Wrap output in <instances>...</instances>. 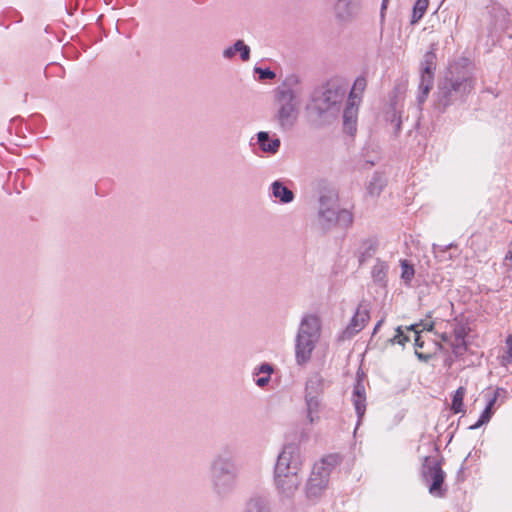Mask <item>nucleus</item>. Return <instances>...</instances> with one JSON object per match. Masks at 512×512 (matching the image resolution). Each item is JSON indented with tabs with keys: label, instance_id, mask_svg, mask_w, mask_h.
<instances>
[{
	"label": "nucleus",
	"instance_id": "obj_1",
	"mask_svg": "<svg viewBox=\"0 0 512 512\" xmlns=\"http://www.w3.org/2000/svg\"><path fill=\"white\" fill-rule=\"evenodd\" d=\"M473 88L474 79L471 72L457 63L450 65L438 83L435 109L439 113H444L448 107L463 103Z\"/></svg>",
	"mask_w": 512,
	"mask_h": 512
},
{
	"label": "nucleus",
	"instance_id": "obj_2",
	"mask_svg": "<svg viewBox=\"0 0 512 512\" xmlns=\"http://www.w3.org/2000/svg\"><path fill=\"white\" fill-rule=\"evenodd\" d=\"M303 459L300 447L295 443L283 446L274 466V483L278 493L291 498L302 482Z\"/></svg>",
	"mask_w": 512,
	"mask_h": 512
},
{
	"label": "nucleus",
	"instance_id": "obj_3",
	"mask_svg": "<svg viewBox=\"0 0 512 512\" xmlns=\"http://www.w3.org/2000/svg\"><path fill=\"white\" fill-rule=\"evenodd\" d=\"M299 84L300 78L295 74H291L274 91L275 105L277 107L274 119L277 121L281 131L291 130L297 121L300 106Z\"/></svg>",
	"mask_w": 512,
	"mask_h": 512
},
{
	"label": "nucleus",
	"instance_id": "obj_4",
	"mask_svg": "<svg viewBox=\"0 0 512 512\" xmlns=\"http://www.w3.org/2000/svg\"><path fill=\"white\" fill-rule=\"evenodd\" d=\"M321 323L315 315L302 318L295 341V359L298 365H305L311 359L312 352L320 338Z\"/></svg>",
	"mask_w": 512,
	"mask_h": 512
},
{
	"label": "nucleus",
	"instance_id": "obj_5",
	"mask_svg": "<svg viewBox=\"0 0 512 512\" xmlns=\"http://www.w3.org/2000/svg\"><path fill=\"white\" fill-rule=\"evenodd\" d=\"M347 93V87L338 81H329L314 90L312 106L319 115L324 113H338Z\"/></svg>",
	"mask_w": 512,
	"mask_h": 512
},
{
	"label": "nucleus",
	"instance_id": "obj_6",
	"mask_svg": "<svg viewBox=\"0 0 512 512\" xmlns=\"http://www.w3.org/2000/svg\"><path fill=\"white\" fill-rule=\"evenodd\" d=\"M336 463L337 459L335 456H328L314 464L306 485V494L308 498H318L326 489L329 476Z\"/></svg>",
	"mask_w": 512,
	"mask_h": 512
},
{
	"label": "nucleus",
	"instance_id": "obj_7",
	"mask_svg": "<svg viewBox=\"0 0 512 512\" xmlns=\"http://www.w3.org/2000/svg\"><path fill=\"white\" fill-rule=\"evenodd\" d=\"M421 476L423 481L429 484L430 494L437 497L444 496L446 489L443 486L446 473L442 470L441 463L437 459L429 456L424 457Z\"/></svg>",
	"mask_w": 512,
	"mask_h": 512
},
{
	"label": "nucleus",
	"instance_id": "obj_8",
	"mask_svg": "<svg viewBox=\"0 0 512 512\" xmlns=\"http://www.w3.org/2000/svg\"><path fill=\"white\" fill-rule=\"evenodd\" d=\"M436 59L435 48L434 45H432L431 49L424 54L423 60L421 61V73L418 85L419 92L417 95V102L419 105H422L426 101L429 92L433 87Z\"/></svg>",
	"mask_w": 512,
	"mask_h": 512
},
{
	"label": "nucleus",
	"instance_id": "obj_9",
	"mask_svg": "<svg viewBox=\"0 0 512 512\" xmlns=\"http://www.w3.org/2000/svg\"><path fill=\"white\" fill-rule=\"evenodd\" d=\"M238 473L234 451L231 446H224L211 460L209 465V477L230 476Z\"/></svg>",
	"mask_w": 512,
	"mask_h": 512
},
{
	"label": "nucleus",
	"instance_id": "obj_10",
	"mask_svg": "<svg viewBox=\"0 0 512 512\" xmlns=\"http://www.w3.org/2000/svg\"><path fill=\"white\" fill-rule=\"evenodd\" d=\"M318 222L323 230H330L336 225L347 228L353 223V214L339 207L318 208Z\"/></svg>",
	"mask_w": 512,
	"mask_h": 512
},
{
	"label": "nucleus",
	"instance_id": "obj_11",
	"mask_svg": "<svg viewBox=\"0 0 512 512\" xmlns=\"http://www.w3.org/2000/svg\"><path fill=\"white\" fill-rule=\"evenodd\" d=\"M316 190L319 195V208H338V190L327 180L319 179L316 182Z\"/></svg>",
	"mask_w": 512,
	"mask_h": 512
},
{
	"label": "nucleus",
	"instance_id": "obj_12",
	"mask_svg": "<svg viewBox=\"0 0 512 512\" xmlns=\"http://www.w3.org/2000/svg\"><path fill=\"white\" fill-rule=\"evenodd\" d=\"M363 0H337L334 6L335 16L341 22H350L361 12Z\"/></svg>",
	"mask_w": 512,
	"mask_h": 512
},
{
	"label": "nucleus",
	"instance_id": "obj_13",
	"mask_svg": "<svg viewBox=\"0 0 512 512\" xmlns=\"http://www.w3.org/2000/svg\"><path fill=\"white\" fill-rule=\"evenodd\" d=\"M370 319L368 305L365 303H360L356 309L355 314L353 315L350 323L347 325L346 329L343 331V338L350 339L359 333L366 325L368 320Z\"/></svg>",
	"mask_w": 512,
	"mask_h": 512
},
{
	"label": "nucleus",
	"instance_id": "obj_14",
	"mask_svg": "<svg viewBox=\"0 0 512 512\" xmlns=\"http://www.w3.org/2000/svg\"><path fill=\"white\" fill-rule=\"evenodd\" d=\"M361 101L354 93L349 94L346 106L343 111V127L344 130L353 135L356 132L358 105Z\"/></svg>",
	"mask_w": 512,
	"mask_h": 512
},
{
	"label": "nucleus",
	"instance_id": "obj_15",
	"mask_svg": "<svg viewBox=\"0 0 512 512\" xmlns=\"http://www.w3.org/2000/svg\"><path fill=\"white\" fill-rule=\"evenodd\" d=\"M237 478L238 473L230 474V476L209 477L211 488L219 498H225L234 491Z\"/></svg>",
	"mask_w": 512,
	"mask_h": 512
},
{
	"label": "nucleus",
	"instance_id": "obj_16",
	"mask_svg": "<svg viewBox=\"0 0 512 512\" xmlns=\"http://www.w3.org/2000/svg\"><path fill=\"white\" fill-rule=\"evenodd\" d=\"M352 401L358 416L359 423L366 411L365 386L359 372L357 373L356 383L353 388Z\"/></svg>",
	"mask_w": 512,
	"mask_h": 512
},
{
	"label": "nucleus",
	"instance_id": "obj_17",
	"mask_svg": "<svg viewBox=\"0 0 512 512\" xmlns=\"http://www.w3.org/2000/svg\"><path fill=\"white\" fill-rule=\"evenodd\" d=\"M257 144L263 153L275 155L281 147V140L274 135L273 137L267 131H260L256 134Z\"/></svg>",
	"mask_w": 512,
	"mask_h": 512
},
{
	"label": "nucleus",
	"instance_id": "obj_18",
	"mask_svg": "<svg viewBox=\"0 0 512 512\" xmlns=\"http://www.w3.org/2000/svg\"><path fill=\"white\" fill-rule=\"evenodd\" d=\"M379 242L374 237L362 240L358 248V261L363 265L367 260L371 259L377 252Z\"/></svg>",
	"mask_w": 512,
	"mask_h": 512
},
{
	"label": "nucleus",
	"instance_id": "obj_19",
	"mask_svg": "<svg viewBox=\"0 0 512 512\" xmlns=\"http://www.w3.org/2000/svg\"><path fill=\"white\" fill-rule=\"evenodd\" d=\"M270 190L272 196L282 204L291 203L295 198L293 191L280 180L274 181L270 186Z\"/></svg>",
	"mask_w": 512,
	"mask_h": 512
},
{
	"label": "nucleus",
	"instance_id": "obj_20",
	"mask_svg": "<svg viewBox=\"0 0 512 512\" xmlns=\"http://www.w3.org/2000/svg\"><path fill=\"white\" fill-rule=\"evenodd\" d=\"M250 52V47L243 40H237L232 46L225 48L222 55L225 59H232L239 53L240 59L246 62L250 59Z\"/></svg>",
	"mask_w": 512,
	"mask_h": 512
},
{
	"label": "nucleus",
	"instance_id": "obj_21",
	"mask_svg": "<svg viewBox=\"0 0 512 512\" xmlns=\"http://www.w3.org/2000/svg\"><path fill=\"white\" fill-rule=\"evenodd\" d=\"M388 271V263L384 260H381L380 258H377L371 270V277L373 282L381 287H385L387 285Z\"/></svg>",
	"mask_w": 512,
	"mask_h": 512
},
{
	"label": "nucleus",
	"instance_id": "obj_22",
	"mask_svg": "<svg viewBox=\"0 0 512 512\" xmlns=\"http://www.w3.org/2000/svg\"><path fill=\"white\" fill-rule=\"evenodd\" d=\"M324 391V379L319 373L311 375L305 385L306 396H321Z\"/></svg>",
	"mask_w": 512,
	"mask_h": 512
},
{
	"label": "nucleus",
	"instance_id": "obj_23",
	"mask_svg": "<svg viewBox=\"0 0 512 512\" xmlns=\"http://www.w3.org/2000/svg\"><path fill=\"white\" fill-rule=\"evenodd\" d=\"M305 403L307 410V418L312 424L319 419V412L321 409V396H306Z\"/></svg>",
	"mask_w": 512,
	"mask_h": 512
},
{
	"label": "nucleus",
	"instance_id": "obj_24",
	"mask_svg": "<svg viewBox=\"0 0 512 512\" xmlns=\"http://www.w3.org/2000/svg\"><path fill=\"white\" fill-rule=\"evenodd\" d=\"M244 512H270V510L266 499L253 497L247 502Z\"/></svg>",
	"mask_w": 512,
	"mask_h": 512
},
{
	"label": "nucleus",
	"instance_id": "obj_25",
	"mask_svg": "<svg viewBox=\"0 0 512 512\" xmlns=\"http://www.w3.org/2000/svg\"><path fill=\"white\" fill-rule=\"evenodd\" d=\"M466 394V389L464 387H459L452 397L451 409L454 413L464 412L463 409V399Z\"/></svg>",
	"mask_w": 512,
	"mask_h": 512
},
{
	"label": "nucleus",
	"instance_id": "obj_26",
	"mask_svg": "<svg viewBox=\"0 0 512 512\" xmlns=\"http://www.w3.org/2000/svg\"><path fill=\"white\" fill-rule=\"evenodd\" d=\"M401 266V279L406 285H410L415 275V270L412 264L406 259L400 260Z\"/></svg>",
	"mask_w": 512,
	"mask_h": 512
},
{
	"label": "nucleus",
	"instance_id": "obj_27",
	"mask_svg": "<svg viewBox=\"0 0 512 512\" xmlns=\"http://www.w3.org/2000/svg\"><path fill=\"white\" fill-rule=\"evenodd\" d=\"M429 1L428 0H417L413 7V14L411 23L418 22L425 14Z\"/></svg>",
	"mask_w": 512,
	"mask_h": 512
},
{
	"label": "nucleus",
	"instance_id": "obj_28",
	"mask_svg": "<svg viewBox=\"0 0 512 512\" xmlns=\"http://www.w3.org/2000/svg\"><path fill=\"white\" fill-rule=\"evenodd\" d=\"M451 327L453 337L456 340H465V337L467 336L470 330L466 323H463L462 321L458 322L456 320L454 323L451 324Z\"/></svg>",
	"mask_w": 512,
	"mask_h": 512
},
{
	"label": "nucleus",
	"instance_id": "obj_29",
	"mask_svg": "<svg viewBox=\"0 0 512 512\" xmlns=\"http://www.w3.org/2000/svg\"><path fill=\"white\" fill-rule=\"evenodd\" d=\"M493 414H494V409L485 407V409L481 413L478 421L475 424L471 425L469 427V429L476 430V429L480 428L482 425L487 424L490 421V419L492 418Z\"/></svg>",
	"mask_w": 512,
	"mask_h": 512
},
{
	"label": "nucleus",
	"instance_id": "obj_30",
	"mask_svg": "<svg viewBox=\"0 0 512 512\" xmlns=\"http://www.w3.org/2000/svg\"><path fill=\"white\" fill-rule=\"evenodd\" d=\"M506 352L501 356V365L507 366L512 363V335L506 338Z\"/></svg>",
	"mask_w": 512,
	"mask_h": 512
},
{
	"label": "nucleus",
	"instance_id": "obj_31",
	"mask_svg": "<svg viewBox=\"0 0 512 512\" xmlns=\"http://www.w3.org/2000/svg\"><path fill=\"white\" fill-rule=\"evenodd\" d=\"M366 85H367V81H366L365 77L360 76V77L356 78V80L354 81L353 87L350 91V94L354 93L357 97L361 98L360 94L365 90Z\"/></svg>",
	"mask_w": 512,
	"mask_h": 512
},
{
	"label": "nucleus",
	"instance_id": "obj_32",
	"mask_svg": "<svg viewBox=\"0 0 512 512\" xmlns=\"http://www.w3.org/2000/svg\"><path fill=\"white\" fill-rule=\"evenodd\" d=\"M254 72L258 74L260 80H271L276 77V73L270 68L255 67Z\"/></svg>",
	"mask_w": 512,
	"mask_h": 512
},
{
	"label": "nucleus",
	"instance_id": "obj_33",
	"mask_svg": "<svg viewBox=\"0 0 512 512\" xmlns=\"http://www.w3.org/2000/svg\"><path fill=\"white\" fill-rule=\"evenodd\" d=\"M410 338L404 333L402 328L399 326L396 329L395 336L391 339L392 343H397L399 345L404 346L406 342H408Z\"/></svg>",
	"mask_w": 512,
	"mask_h": 512
},
{
	"label": "nucleus",
	"instance_id": "obj_34",
	"mask_svg": "<svg viewBox=\"0 0 512 512\" xmlns=\"http://www.w3.org/2000/svg\"><path fill=\"white\" fill-rule=\"evenodd\" d=\"M506 391L503 388H497L492 395L485 394L487 399V403L485 407H489L490 409H494V405L500 396V393H505Z\"/></svg>",
	"mask_w": 512,
	"mask_h": 512
},
{
	"label": "nucleus",
	"instance_id": "obj_35",
	"mask_svg": "<svg viewBox=\"0 0 512 512\" xmlns=\"http://www.w3.org/2000/svg\"><path fill=\"white\" fill-rule=\"evenodd\" d=\"M460 345H452V352L455 356L459 357L465 354L467 350V344L465 340H459Z\"/></svg>",
	"mask_w": 512,
	"mask_h": 512
},
{
	"label": "nucleus",
	"instance_id": "obj_36",
	"mask_svg": "<svg viewBox=\"0 0 512 512\" xmlns=\"http://www.w3.org/2000/svg\"><path fill=\"white\" fill-rule=\"evenodd\" d=\"M418 324H420V333L422 331L432 332L434 330L435 323L434 321L421 320Z\"/></svg>",
	"mask_w": 512,
	"mask_h": 512
},
{
	"label": "nucleus",
	"instance_id": "obj_37",
	"mask_svg": "<svg viewBox=\"0 0 512 512\" xmlns=\"http://www.w3.org/2000/svg\"><path fill=\"white\" fill-rule=\"evenodd\" d=\"M273 372V367L268 364V363H262L258 369H257V372L256 374H259V373H265L267 374L266 376H270V374Z\"/></svg>",
	"mask_w": 512,
	"mask_h": 512
},
{
	"label": "nucleus",
	"instance_id": "obj_38",
	"mask_svg": "<svg viewBox=\"0 0 512 512\" xmlns=\"http://www.w3.org/2000/svg\"><path fill=\"white\" fill-rule=\"evenodd\" d=\"M415 355L422 362H428L432 358L431 354L422 353V352H419L418 350H415Z\"/></svg>",
	"mask_w": 512,
	"mask_h": 512
},
{
	"label": "nucleus",
	"instance_id": "obj_39",
	"mask_svg": "<svg viewBox=\"0 0 512 512\" xmlns=\"http://www.w3.org/2000/svg\"><path fill=\"white\" fill-rule=\"evenodd\" d=\"M392 122H395V133L398 134L401 130V117L397 116L396 113L393 114Z\"/></svg>",
	"mask_w": 512,
	"mask_h": 512
},
{
	"label": "nucleus",
	"instance_id": "obj_40",
	"mask_svg": "<svg viewBox=\"0 0 512 512\" xmlns=\"http://www.w3.org/2000/svg\"><path fill=\"white\" fill-rule=\"evenodd\" d=\"M369 191L371 194H379L380 193L381 186L376 188V178H373V180L370 182Z\"/></svg>",
	"mask_w": 512,
	"mask_h": 512
},
{
	"label": "nucleus",
	"instance_id": "obj_41",
	"mask_svg": "<svg viewBox=\"0 0 512 512\" xmlns=\"http://www.w3.org/2000/svg\"><path fill=\"white\" fill-rule=\"evenodd\" d=\"M414 345L417 348H423L424 347V341L421 338L420 331H416L415 339H414Z\"/></svg>",
	"mask_w": 512,
	"mask_h": 512
},
{
	"label": "nucleus",
	"instance_id": "obj_42",
	"mask_svg": "<svg viewBox=\"0 0 512 512\" xmlns=\"http://www.w3.org/2000/svg\"><path fill=\"white\" fill-rule=\"evenodd\" d=\"M435 334L437 336H439V338L441 339V341L445 342V343H449L451 342V339H452V336L447 333V332H443L441 334H438L437 332H435Z\"/></svg>",
	"mask_w": 512,
	"mask_h": 512
},
{
	"label": "nucleus",
	"instance_id": "obj_43",
	"mask_svg": "<svg viewBox=\"0 0 512 512\" xmlns=\"http://www.w3.org/2000/svg\"><path fill=\"white\" fill-rule=\"evenodd\" d=\"M269 381H270V376H263L256 380V384L259 387H264L269 383Z\"/></svg>",
	"mask_w": 512,
	"mask_h": 512
},
{
	"label": "nucleus",
	"instance_id": "obj_44",
	"mask_svg": "<svg viewBox=\"0 0 512 512\" xmlns=\"http://www.w3.org/2000/svg\"><path fill=\"white\" fill-rule=\"evenodd\" d=\"M419 327H420V324L416 323V324H412L410 326H407L406 330L407 331H414V333L416 334V331H420Z\"/></svg>",
	"mask_w": 512,
	"mask_h": 512
},
{
	"label": "nucleus",
	"instance_id": "obj_45",
	"mask_svg": "<svg viewBox=\"0 0 512 512\" xmlns=\"http://www.w3.org/2000/svg\"><path fill=\"white\" fill-rule=\"evenodd\" d=\"M387 3H388V0H382V4H381V17L382 18H384V11L387 8Z\"/></svg>",
	"mask_w": 512,
	"mask_h": 512
},
{
	"label": "nucleus",
	"instance_id": "obj_46",
	"mask_svg": "<svg viewBox=\"0 0 512 512\" xmlns=\"http://www.w3.org/2000/svg\"><path fill=\"white\" fill-rule=\"evenodd\" d=\"M383 322H384V320H383V319H381V320H379V321L376 323V325H375V327H374V329H373V335H375V334L377 333V331L379 330V328L381 327V325L383 324Z\"/></svg>",
	"mask_w": 512,
	"mask_h": 512
},
{
	"label": "nucleus",
	"instance_id": "obj_47",
	"mask_svg": "<svg viewBox=\"0 0 512 512\" xmlns=\"http://www.w3.org/2000/svg\"><path fill=\"white\" fill-rule=\"evenodd\" d=\"M452 345H460V341H456V339L454 338V340L450 342V346L452 347Z\"/></svg>",
	"mask_w": 512,
	"mask_h": 512
},
{
	"label": "nucleus",
	"instance_id": "obj_48",
	"mask_svg": "<svg viewBox=\"0 0 512 512\" xmlns=\"http://www.w3.org/2000/svg\"><path fill=\"white\" fill-rule=\"evenodd\" d=\"M508 36H509L510 38H512V32H511V33H508Z\"/></svg>",
	"mask_w": 512,
	"mask_h": 512
}]
</instances>
